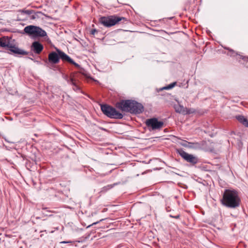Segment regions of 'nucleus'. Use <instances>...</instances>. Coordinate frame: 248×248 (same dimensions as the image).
<instances>
[{"instance_id": "nucleus-22", "label": "nucleus", "mask_w": 248, "mask_h": 248, "mask_svg": "<svg viewBox=\"0 0 248 248\" xmlns=\"http://www.w3.org/2000/svg\"><path fill=\"white\" fill-rule=\"evenodd\" d=\"M97 32V31L96 29H93L91 31V34L92 35H94L96 32Z\"/></svg>"}, {"instance_id": "nucleus-4", "label": "nucleus", "mask_w": 248, "mask_h": 248, "mask_svg": "<svg viewBox=\"0 0 248 248\" xmlns=\"http://www.w3.org/2000/svg\"><path fill=\"white\" fill-rule=\"evenodd\" d=\"M101 110L107 117L111 119H122L123 117L122 113L119 112L116 109L108 105H102L101 106Z\"/></svg>"}, {"instance_id": "nucleus-19", "label": "nucleus", "mask_w": 248, "mask_h": 248, "mask_svg": "<svg viewBox=\"0 0 248 248\" xmlns=\"http://www.w3.org/2000/svg\"><path fill=\"white\" fill-rule=\"evenodd\" d=\"M21 13L28 15H31L32 14H34V12L33 10H22L21 11Z\"/></svg>"}, {"instance_id": "nucleus-9", "label": "nucleus", "mask_w": 248, "mask_h": 248, "mask_svg": "<svg viewBox=\"0 0 248 248\" xmlns=\"http://www.w3.org/2000/svg\"><path fill=\"white\" fill-rule=\"evenodd\" d=\"M56 51L59 54L60 59H61L63 61L68 62L69 63L73 64L76 67L79 66V65L78 63L75 62L70 57H69L64 52L60 50L59 49H56Z\"/></svg>"}, {"instance_id": "nucleus-20", "label": "nucleus", "mask_w": 248, "mask_h": 248, "mask_svg": "<svg viewBox=\"0 0 248 248\" xmlns=\"http://www.w3.org/2000/svg\"><path fill=\"white\" fill-rule=\"evenodd\" d=\"M175 85V83L174 82V83L170 84V85H168L167 86L163 87L160 90H169V89H170L172 88L173 87H174Z\"/></svg>"}, {"instance_id": "nucleus-23", "label": "nucleus", "mask_w": 248, "mask_h": 248, "mask_svg": "<svg viewBox=\"0 0 248 248\" xmlns=\"http://www.w3.org/2000/svg\"><path fill=\"white\" fill-rule=\"evenodd\" d=\"M170 217H172V218H176V219H178L180 217V215H177L176 216H172V215H170Z\"/></svg>"}, {"instance_id": "nucleus-18", "label": "nucleus", "mask_w": 248, "mask_h": 248, "mask_svg": "<svg viewBox=\"0 0 248 248\" xmlns=\"http://www.w3.org/2000/svg\"><path fill=\"white\" fill-rule=\"evenodd\" d=\"M196 112V110L193 108H185L184 115L190 114Z\"/></svg>"}, {"instance_id": "nucleus-16", "label": "nucleus", "mask_w": 248, "mask_h": 248, "mask_svg": "<svg viewBox=\"0 0 248 248\" xmlns=\"http://www.w3.org/2000/svg\"><path fill=\"white\" fill-rule=\"evenodd\" d=\"M176 112L184 114L185 108L182 105H177L174 106Z\"/></svg>"}, {"instance_id": "nucleus-5", "label": "nucleus", "mask_w": 248, "mask_h": 248, "mask_svg": "<svg viewBox=\"0 0 248 248\" xmlns=\"http://www.w3.org/2000/svg\"><path fill=\"white\" fill-rule=\"evenodd\" d=\"M122 20L125 21L126 19L124 17L115 16L108 17L103 16L100 18V23L107 27L114 26Z\"/></svg>"}, {"instance_id": "nucleus-17", "label": "nucleus", "mask_w": 248, "mask_h": 248, "mask_svg": "<svg viewBox=\"0 0 248 248\" xmlns=\"http://www.w3.org/2000/svg\"><path fill=\"white\" fill-rule=\"evenodd\" d=\"M68 82L74 86L73 89L75 91L79 90V87L77 85L75 80L73 78H71L70 80H68Z\"/></svg>"}, {"instance_id": "nucleus-2", "label": "nucleus", "mask_w": 248, "mask_h": 248, "mask_svg": "<svg viewBox=\"0 0 248 248\" xmlns=\"http://www.w3.org/2000/svg\"><path fill=\"white\" fill-rule=\"evenodd\" d=\"M116 107L122 111L134 114H140L143 110L142 104L132 100H121L116 104Z\"/></svg>"}, {"instance_id": "nucleus-12", "label": "nucleus", "mask_w": 248, "mask_h": 248, "mask_svg": "<svg viewBox=\"0 0 248 248\" xmlns=\"http://www.w3.org/2000/svg\"><path fill=\"white\" fill-rule=\"evenodd\" d=\"M180 144L183 147L188 148H196L199 146V144L197 142H190L184 140L180 142Z\"/></svg>"}, {"instance_id": "nucleus-25", "label": "nucleus", "mask_w": 248, "mask_h": 248, "mask_svg": "<svg viewBox=\"0 0 248 248\" xmlns=\"http://www.w3.org/2000/svg\"><path fill=\"white\" fill-rule=\"evenodd\" d=\"M70 243V242H66V241H62V242H61V243Z\"/></svg>"}, {"instance_id": "nucleus-3", "label": "nucleus", "mask_w": 248, "mask_h": 248, "mask_svg": "<svg viewBox=\"0 0 248 248\" xmlns=\"http://www.w3.org/2000/svg\"><path fill=\"white\" fill-rule=\"evenodd\" d=\"M0 46L2 47H7L8 50L16 55H26L28 52L13 45L10 43L9 39L7 37H3L0 38Z\"/></svg>"}, {"instance_id": "nucleus-1", "label": "nucleus", "mask_w": 248, "mask_h": 248, "mask_svg": "<svg viewBox=\"0 0 248 248\" xmlns=\"http://www.w3.org/2000/svg\"><path fill=\"white\" fill-rule=\"evenodd\" d=\"M222 204L226 207L235 209L241 203L238 192L235 190L225 189L221 200Z\"/></svg>"}, {"instance_id": "nucleus-21", "label": "nucleus", "mask_w": 248, "mask_h": 248, "mask_svg": "<svg viewBox=\"0 0 248 248\" xmlns=\"http://www.w3.org/2000/svg\"><path fill=\"white\" fill-rule=\"evenodd\" d=\"M103 220H104V219H100L99 221H97V222H94V223H93V224H92L91 225H89V226L87 227V228H89V227H90V226H93V225L97 224V223H98L99 222L102 221H103Z\"/></svg>"}, {"instance_id": "nucleus-8", "label": "nucleus", "mask_w": 248, "mask_h": 248, "mask_svg": "<svg viewBox=\"0 0 248 248\" xmlns=\"http://www.w3.org/2000/svg\"><path fill=\"white\" fill-rule=\"evenodd\" d=\"M56 51L59 54L60 59H61L63 61L68 62L69 63L73 64L76 67L79 66V65L78 63L75 62L70 57H69L64 52L60 50L59 49H56Z\"/></svg>"}, {"instance_id": "nucleus-14", "label": "nucleus", "mask_w": 248, "mask_h": 248, "mask_svg": "<svg viewBox=\"0 0 248 248\" xmlns=\"http://www.w3.org/2000/svg\"><path fill=\"white\" fill-rule=\"evenodd\" d=\"M237 120L245 127H248V119L243 115H239L235 116Z\"/></svg>"}, {"instance_id": "nucleus-24", "label": "nucleus", "mask_w": 248, "mask_h": 248, "mask_svg": "<svg viewBox=\"0 0 248 248\" xmlns=\"http://www.w3.org/2000/svg\"><path fill=\"white\" fill-rule=\"evenodd\" d=\"M36 16L35 15V14L32 15L31 16V19H34L36 18Z\"/></svg>"}, {"instance_id": "nucleus-15", "label": "nucleus", "mask_w": 248, "mask_h": 248, "mask_svg": "<svg viewBox=\"0 0 248 248\" xmlns=\"http://www.w3.org/2000/svg\"><path fill=\"white\" fill-rule=\"evenodd\" d=\"M46 36V32L39 27H36L35 36L45 37Z\"/></svg>"}, {"instance_id": "nucleus-11", "label": "nucleus", "mask_w": 248, "mask_h": 248, "mask_svg": "<svg viewBox=\"0 0 248 248\" xmlns=\"http://www.w3.org/2000/svg\"><path fill=\"white\" fill-rule=\"evenodd\" d=\"M48 59L50 63L53 64L58 63L60 61L59 54L58 52H52L49 54Z\"/></svg>"}, {"instance_id": "nucleus-10", "label": "nucleus", "mask_w": 248, "mask_h": 248, "mask_svg": "<svg viewBox=\"0 0 248 248\" xmlns=\"http://www.w3.org/2000/svg\"><path fill=\"white\" fill-rule=\"evenodd\" d=\"M31 49L36 54H40L43 49V46L39 42L35 41L31 46Z\"/></svg>"}, {"instance_id": "nucleus-13", "label": "nucleus", "mask_w": 248, "mask_h": 248, "mask_svg": "<svg viewBox=\"0 0 248 248\" xmlns=\"http://www.w3.org/2000/svg\"><path fill=\"white\" fill-rule=\"evenodd\" d=\"M37 26L30 25L26 26L24 31L27 34L35 36Z\"/></svg>"}, {"instance_id": "nucleus-6", "label": "nucleus", "mask_w": 248, "mask_h": 248, "mask_svg": "<svg viewBox=\"0 0 248 248\" xmlns=\"http://www.w3.org/2000/svg\"><path fill=\"white\" fill-rule=\"evenodd\" d=\"M176 152L186 161L189 163L191 165H195L198 162V158L197 156L193 155L188 154L184 151L183 149H177L176 150Z\"/></svg>"}, {"instance_id": "nucleus-7", "label": "nucleus", "mask_w": 248, "mask_h": 248, "mask_svg": "<svg viewBox=\"0 0 248 248\" xmlns=\"http://www.w3.org/2000/svg\"><path fill=\"white\" fill-rule=\"evenodd\" d=\"M145 124L150 131L160 130L164 125L163 122L158 121L155 118L147 119Z\"/></svg>"}]
</instances>
